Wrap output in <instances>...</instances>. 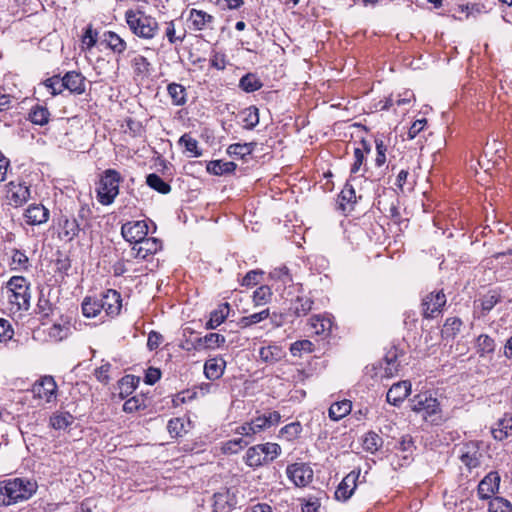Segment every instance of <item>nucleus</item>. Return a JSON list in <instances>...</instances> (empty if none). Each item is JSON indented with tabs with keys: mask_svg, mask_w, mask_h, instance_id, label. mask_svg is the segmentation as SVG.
I'll use <instances>...</instances> for the list:
<instances>
[{
	"mask_svg": "<svg viewBox=\"0 0 512 512\" xmlns=\"http://www.w3.org/2000/svg\"><path fill=\"white\" fill-rule=\"evenodd\" d=\"M29 120L36 125H46L50 120V112L45 106L35 105L30 110Z\"/></svg>",
	"mask_w": 512,
	"mask_h": 512,
	"instance_id": "33",
	"label": "nucleus"
},
{
	"mask_svg": "<svg viewBox=\"0 0 512 512\" xmlns=\"http://www.w3.org/2000/svg\"><path fill=\"white\" fill-rule=\"evenodd\" d=\"M500 475L496 471L488 473L478 484L477 493L480 499H490L500 486Z\"/></svg>",
	"mask_w": 512,
	"mask_h": 512,
	"instance_id": "14",
	"label": "nucleus"
},
{
	"mask_svg": "<svg viewBox=\"0 0 512 512\" xmlns=\"http://www.w3.org/2000/svg\"><path fill=\"white\" fill-rule=\"evenodd\" d=\"M313 343L309 340H299L291 344L290 352L293 356H301L303 352L310 353L313 351Z\"/></svg>",
	"mask_w": 512,
	"mask_h": 512,
	"instance_id": "54",
	"label": "nucleus"
},
{
	"mask_svg": "<svg viewBox=\"0 0 512 512\" xmlns=\"http://www.w3.org/2000/svg\"><path fill=\"white\" fill-rule=\"evenodd\" d=\"M71 334V325L69 322L55 323L47 330V336L50 341L60 342Z\"/></svg>",
	"mask_w": 512,
	"mask_h": 512,
	"instance_id": "26",
	"label": "nucleus"
},
{
	"mask_svg": "<svg viewBox=\"0 0 512 512\" xmlns=\"http://www.w3.org/2000/svg\"><path fill=\"white\" fill-rule=\"evenodd\" d=\"M271 297H272V292H271L270 287L267 285H263V286L258 287L253 292L252 299H253V303L256 306H260V305H264V304L268 303L271 300Z\"/></svg>",
	"mask_w": 512,
	"mask_h": 512,
	"instance_id": "47",
	"label": "nucleus"
},
{
	"mask_svg": "<svg viewBox=\"0 0 512 512\" xmlns=\"http://www.w3.org/2000/svg\"><path fill=\"white\" fill-rule=\"evenodd\" d=\"M58 229L59 238L66 242H70L78 236L80 225L75 218L62 216L58 221Z\"/></svg>",
	"mask_w": 512,
	"mask_h": 512,
	"instance_id": "18",
	"label": "nucleus"
},
{
	"mask_svg": "<svg viewBox=\"0 0 512 512\" xmlns=\"http://www.w3.org/2000/svg\"><path fill=\"white\" fill-rule=\"evenodd\" d=\"M269 277L274 280L275 282L281 284L283 288L286 286H289L293 283V278L291 274L289 273V270L286 266L278 267L273 269L269 273Z\"/></svg>",
	"mask_w": 512,
	"mask_h": 512,
	"instance_id": "39",
	"label": "nucleus"
},
{
	"mask_svg": "<svg viewBox=\"0 0 512 512\" xmlns=\"http://www.w3.org/2000/svg\"><path fill=\"white\" fill-rule=\"evenodd\" d=\"M188 21L192 30L202 31L213 28L214 16L203 10L192 8L189 11Z\"/></svg>",
	"mask_w": 512,
	"mask_h": 512,
	"instance_id": "16",
	"label": "nucleus"
},
{
	"mask_svg": "<svg viewBox=\"0 0 512 512\" xmlns=\"http://www.w3.org/2000/svg\"><path fill=\"white\" fill-rule=\"evenodd\" d=\"M123 238L130 244L136 245L148 234V225L144 220L127 222L121 227Z\"/></svg>",
	"mask_w": 512,
	"mask_h": 512,
	"instance_id": "8",
	"label": "nucleus"
},
{
	"mask_svg": "<svg viewBox=\"0 0 512 512\" xmlns=\"http://www.w3.org/2000/svg\"><path fill=\"white\" fill-rule=\"evenodd\" d=\"M146 183L149 187L161 194H167L171 190L170 185L155 173H151L147 176Z\"/></svg>",
	"mask_w": 512,
	"mask_h": 512,
	"instance_id": "42",
	"label": "nucleus"
},
{
	"mask_svg": "<svg viewBox=\"0 0 512 512\" xmlns=\"http://www.w3.org/2000/svg\"><path fill=\"white\" fill-rule=\"evenodd\" d=\"M498 302L499 295L495 291H491L485 294L481 299V308L484 314L491 311Z\"/></svg>",
	"mask_w": 512,
	"mask_h": 512,
	"instance_id": "57",
	"label": "nucleus"
},
{
	"mask_svg": "<svg viewBox=\"0 0 512 512\" xmlns=\"http://www.w3.org/2000/svg\"><path fill=\"white\" fill-rule=\"evenodd\" d=\"M494 350L495 342L490 336L482 334L477 338V352L480 357H485L486 355L493 353Z\"/></svg>",
	"mask_w": 512,
	"mask_h": 512,
	"instance_id": "41",
	"label": "nucleus"
},
{
	"mask_svg": "<svg viewBox=\"0 0 512 512\" xmlns=\"http://www.w3.org/2000/svg\"><path fill=\"white\" fill-rule=\"evenodd\" d=\"M102 309L107 316H117L122 307V299L119 292L113 289L107 290L100 299Z\"/></svg>",
	"mask_w": 512,
	"mask_h": 512,
	"instance_id": "15",
	"label": "nucleus"
},
{
	"mask_svg": "<svg viewBox=\"0 0 512 512\" xmlns=\"http://www.w3.org/2000/svg\"><path fill=\"white\" fill-rule=\"evenodd\" d=\"M37 490V484L24 478L0 481V506H10L30 499Z\"/></svg>",
	"mask_w": 512,
	"mask_h": 512,
	"instance_id": "1",
	"label": "nucleus"
},
{
	"mask_svg": "<svg viewBox=\"0 0 512 512\" xmlns=\"http://www.w3.org/2000/svg\"><path fill=\"white\" fill-rule=\"evenodd\" d=\"M352 409L351 401L349 400H342L336 403H333L329 408V417L334 420L338 421L345 416H347Z\"/></svg>",
	"mask_w": 512,
	"mask_h": 512,
	"instance_id": "31",
	"label": "nucleus"
},
{
	"mask_svg": "<svg viewBox=\"0 0 512 512\" xmlns=\"http://www.w3.org/2000/svg\"><path fill=\"white\" fill-rule=\"evenodd\" d=\"M482 458L479 442L470 441L459 448V459L469 471L480 467Z\"/></svg>",
	"mask_w": 512,
	"mask_h": 512,
	"instance_id": "6",
	"label": "nucleus"
},
{
	"mask_svg": "<svg viewBox=\"0 0 512 512\" xmlns=\"http://www.w3.org/2000/svg\"><path fill=\"white\" fill-rule=\"evenodd\" d=\"M243 127L252 130L259 123V110L256 106H249L240 113Z\"/></svg>",
	"mask_w": 512,
	"mask_h": 512,
	"instance_id": "32",
	"label": "nucleus"
},
{
	"mask_svg": "<svg viewBox=\"0 0 512 512\" xmlns=\"http://www.w3.org/2000/svg\"><path fill=\"white\" fill-rule=\"evenodd\" d=\"M247 444H248V442L244 441L242 438L229 440L224 443L223 451L225 453L235 454L238 451H240Z\"/></svg>",
	"mask_w": 512,
	"mask_h": 512,
	"instance_id": "60",
	"label": "nucleus"
},
{
	"mask_svg": "<svg viewBox=\"0 0 512 512\" xmlns=\"http://www.w3.org/2000/svg\"><path fill=\"white\" fill-rule=\"evenodd\" d=\"M270 316V310L264 309L258 313H254L248 316H244L239 320V325L241 328H247L251 325L257 324L263 320H266Z\"/></svg>",
	"mask_w": 512,
	"mask_h": 512,
	"instance_id": "43",
	"label": "nucleus"
},
{
	"mask_svg": "<svg viewBox=\"0 0 512 512\" xmlns=\"http://www.w3.org/2000/svg\"><path fill=\"white\" fill-rule=\"evenodd\" d=\"M283 349L278 345H268L259 350V356L265 363L273 364L284 357Z\"/></svg>",
	"mask_w": 512,
	"mask_h": 512,
	"instance_id": "28",
	"label": "nucleus"
},
{
	"mask_svg": "<svg viewBox=\"0 0 512 512\" xmlns=\"http://www.w3.org/2000/svg\"><path fill=\"white\" fill-rule=\"evenodd\" d=\"M230 312L229 303L220 304L215 310L210 313V318L207 321L205 327L206 329H216L220 326L228 317Z\"/></svg>",
	"mask_w": 512,
	"mask_h": 512,
	"instance_id": "25",
	"label": "nucleus"
},
{
	"mask_svg": "<svg viewBox=\"0 0 512 512\" xmlns=\"http://www.w3.org/2000/svg\"><path fill=\"white\" fill-rule=\"evenodd\" d=\"M302 431L300 422H292L282 427L280 430L281 436L285 437L288 441L296 439Z\"/></svg>",
	"mask_w": 512,
	"mask_h": 512,
	"instance_id": "53",
	"label": "nucleus"
},
{
	"mask_svg": "<svg viewBox=\"0 0 512 512\" xmlns=\"http://www.w3.org/2000/svg\"><path fill=\"white\" fill-rule=\"evenodd\" d=\"M122 176L115 169H107L103 172L97 188V199L102 205H110L119 194V184Z\"/></svg>",
	"mask_w": 512,
	"mask_h": 512,
	"instance_id": "5",
	"label": "nucleus"
},
{
	"mask_svg": "<svg viewBox=\"0 0 512 512\" xmlns=\"http://www.w3.org/2000/svg\"><path fill=\"white\" fill-rule=\"evenodd\" d=\"M64 88L74 94L85 92V77L76 71H69L63 76Z\"/></svg>",
	"mask_w": 512,
	"mask_h": 512,
	"instance_id": "21",
	"label": "nucleus"
},
{
	"mask_svg": "<svg viewBox=\"0 0 512 512\" xmlns=\"http://www.w3.org/2000/svg\"><path fill=\"white\" fill-rule=\"evenodd\" d=\"M162 249V242L154 237H146L138 244L132 246L133 256L140 260H146Z\"/></svg>",
	"mask_w": 512,
	"mask_h": 512,
	"instance_id": "13",
	"label": "nucleus"
},
{
	"mask_svg": "<svg viewBox=\"0 0 512 512\" xmlns=\"http://www.w3.org/2000/svg\"><path fill=\"white\" fill-rule=\"evenodd\" d=\"M178 143L185 148V152L188 153L189 157L196 158L202 155V151L198 147V141L189 134L182 135Z\"/></svg>",
	"mask_w": 512,
	"mask_h": 512,
	"instance_id": "37",
	"label": "nucleus"
},
{
	"mask_svg": "<svg viewBox=\"0 0 512 512\" xmlns=\"http://www.w3.org/2000/svg\"><path fill=\"white\" fill-rule=\"evenodd\" d=\"M461 326L462 321L460 318L451 317L446 320L442 332L447 337H455L456 334L460 331Z\"/></svg>",
	"mask_w": 512,
	"mask_h": 512,
	"instance_id": "52",
	"label": "nucleus"
},
{
	"mask_svg": "<svg viewBox=\"0 0 512 512\" xmlns=\"http://www.w3.org/2000/svg\"><path fill=\"white\" fill-rule=\"evenodd\" d=\"M446 304V296L442 291L431 292L422 300V310L425 318H434L441 313Z\"/></svg>",
	"mask_w": 512,
	"mask_h": 512,
	"instance_id": "10",
	"label": "nucleus"
},
{
	"mask_svg": "<svg viewBox=\"0 0 512 512\" xmlns=\"http://www.w3.org/2000/svg\"><path fill=\"white\" fill-rule=\"evenodd\" d=\"M102 310L100 299L86 297L82 303V312L87 318L98 316Z\"/></svg>",
	"mask_w": 512,
	"mask_h": 512,
	"instance_id": "36",
	"label": "nucleus"
},
{
	"mask_svg": "<svg viewBox=\"0 0 512 512\" xmlns=\"http://www.w3.org/2000/svg\"><path fill=\"white\" fill-rule=\"evenodd\" d=\"M313 301L309 297H297L290 306V311L296 317H303L307 315L312 309Z\"/></svg>",
	"mask_w": 512,
	"mask_h": 512,
	"instance_id": "30",
	"label": "nucleus"
},
{
	"mask_svg": "<svg viewBox=\"0 0 512 512\" xmlns=\"http://www.w3.org/2000/svg\"><path fill=\"white\" fill-rule=\"evenodd\" d=\"M181 348L186 351H201L205 349L202 337L195 338L194 340H186L181 344Z\"/></svg>",
	"mask_w": 512,
	"mask_h": 512,
	"instance_id": "63",
	"label": "nucleus"
},
{
	"mask_svg": "<svg viewBox=\"0 0 512 512\" xmlns=\"http://www.w3.org/2000/svg\"><path fill=\"white\" fill-rule=\"evenodd\" d=\"M309 324H310L311 328L313 329V331L315 332V334H318V335L324 333L326 330L330 329V327H331L330 320L321 318L320 316L311 317Z\"/></svg>",
	"mask_w": 512,
	"mask_h": 512,
	"instance_id": "56",
	"label": "nucleus"
},
{
	"mask_svg": "<svg viewBox=\"0 0 512 512\" xmlns=\"http://www.w3.org/2000/svg\"><path fill=\"white\" fill-rule=\"evenodd\" d=\"M98 33L93 30L92 25H88L83 36H82V45L86 47V49H92L97 43Z\"/></svg>",
	"mask_w": 512,
	"mask_h": 512,
	"instance_id": "58",
	"label": "nucleus"
},
{
	"mask_svg": "<svg viewBox=\"0 0 512 512\" xmlns=\"http://www.w3.org/2000/svg\"><path fill=\"white\" fill-rule=\"evenodd\" d=\"M143 405V400L137 397H132L126 400L123 404V410L127 413H132L140 409Z\"/></svg>",
	"mask_w": 512,
	"mask_h": 512,
	"instance_id": "64",
	"label": "nucleus"
},
{
	"mask_svg": "<svg viewBox=\"0 0 512 512\" xmlns=\"http://www.w3.org/2000/svg\"><path fill=\"white\" fill-rule=\"evenodd\" d=\"M225 336L219 333H208L202 337V342L205 349H214L224 345Z\"/></svg>",
	"mask_w": 512,
	"mask_h": 512,
	"instance_id": "48",
	"label": "nucleus"
},
{
	"mask_svg": "<svg viewBox=\"0 0 512 512\" xmlns=\"http://www.w3.org/2000/svg\"><path fill=\"white\" fill-rule=\"evenodd\" d=\"M411 410L422 419L434 425L443 421V414L438 400L428 393H420L410 400Z\"/></svg>",
	"mask_w": 512,
	"mask_h": 512,
	"instance_id": "3",
	"label": "nucleus"
},
{
	"mask_svg": "<svg viewBox=\"0 0 512 512\" xmlns=\"http://www.w3.org/2000/svg\"><path fill=\"white\" fill-rule=\"evenodd\" d=\"M358 476L359 474L351 472L344 477L335 491V498L337 500L346 501L352 496L357 486L356 481Z\"/></svg>",
	"mask_w": 512,
	"mask_h": 512,
	"instance_id": "20",
	"label": "nucleus"
},
{
	"mask_svg": "<svg viewBox=\"0 0 512 512\" xmlns=\"http://www.w3.org/2000/svg\"><path fill=\"white\" fill-rule=\"evenodd\" d=\"M125 21L132 34L141 39L151 40L159 31L158 21L141 10H127Z\"/></svg>",
	"mask_w": 512,
	"mask_h": 512,
	"instance_id": "2",
	"label": "nucleus"
},
{
	"mask_svg": "<svg viewBox=\"0 0 512 512\" xmlns=\"http://www.w3.org/2000/svg\"><path fill=\"white\" fill-rule=\"evenodd\" d=\"M165 36L167 37L170 44L181 43L185 38L184 33L182 35L176 34L174 21H169L166 23Z\"/></svg>",
	"mask_w": 512,
	"mask_h": 512,
	"instance_id": "59",
	"label": "nucleus"
},
{
	"mask_svg": "<svg viewBox=\"0 0 512 512\" xmlns=\"http://www.w3.org/2000/svg\"><path fill=\"white\" fill-rule=\"evenodd\" d=\"M244 459L245 463L252 468L266 464L265 456H263V448H261L260 444L248 448Z\"/></svg>",
	"mask_w": 512,
	"mask_h": 512,
	"instance_id": "29",
	"label": "nucleus"
},
{
	"mask_svg": "<svg viewBox=\"0 0 512 512\" xmlns=\"http://www.w3.org/2000/svg\"><path fill=\"white\" fill-rule=\"evenodd\" d=\"M167 92L176 106H182L186 103V89L178 83H170L167 86Z\"/></svg>",
	"mask_w": 512,
	"mask_h": 512,
	"instance_id": "35",
	"label": "nucleus"
},
{
	"mask_svg": "<svg viewBox=\"0 0 512 512\" xmlns=\"http://www.w3.org/2000/svg\"><path fill=\"white\" fill-rule=\"evenodd\" d=\"M236 167L234 162L215 160L207 164V171L213 175H223L233 172Z\"/></svg>",
	"mask_w": 512,
	"mask_h": 512,
	"instance_id": "34",
	"label": "nucleus"
},
{
	"mask_svg": "<svg viewBox=\"0 0 512 512\" xmlns=\"http://www.w3.org/2000/svg\"><path fill=\"white\" fill-rule=\"evenodd\" d=\"M261 448H263V456H265V462H272L276 459L281 453V447L277 443H265L260 444Z\"/></svg>",
	"mask_w": 512,
	"mask_h": 512,
	"instance_id": "55",
	"label": "nucleus"
},
{
	"mask_svg": "<svg viewBox=\"0 0 512 512\" xmlns=\"http://www.w3.org/2000/svg\"><path fill=\"white\" fill-rule=\"evenodd\" d=\"M286 473L288 478L298 487L307 486L313 479V470L305 463L289 465Z\"/></svg>",
	"mask_w": 512,
	"mask_h": 512,
	"instance_id": "12",
	"label": "nucleus"
},
{
	"mask_svg": "<svg viewBox=\"0 0 512 512\" xmlns=\"http://www.w3.org/2000/svg\"><path fill=\"white\" fill-rule=\"evenodd\" d=\"M410 392L411 383L409 381H401L395 383L387 392V401L390 404L397 406L405 400V398L410 394Z\"/></svg>",
	"mask_w": 512,
	"mask_h": 512,
	"instance_id": "19",
	"label": "nucleus"
},
{
	"mask_svg": "<svg viewBox=\"0 0 512 512\" xmlns=\"http://www.w3.org/2000/svg\"><path fill=\"white\" fill-rule=\"evenodd\" d=\"M238 490L232 488H221L213 495L214 512H231L238 504Z\"/></svg>",
	"mask_w": 512,
	"mask_h": 512,
	"instance_id": "7",
	"label": "nucleus"
},
{
	"mask_svg": "<svg viewBox=\"0 0 512 512\" xmlns=\"http://www.w3.org/2000/svg\"><path fill=\"white\" fill-rule=\"evenodd\" d=\"M131 66L133 71L138 76H146L150 70V62L148 59L142 55H136L131 60Z\"/></svg>",
	"mask_w": 512,
	"mask_h": 512,
	"instance_id": "45",
	"label": "nucleus"
},
{
	"mask_svg": "<svg viewBox=\"0 0 512 512\" xmlns=\"http://www.w3.org/2000/svg\"><path fill=\"white\" fill-rule=\"evenodd\" d=\"M6 187V198L9 205L20 207L29 200L30 187L25 183L10 181Z\"/></svg>",
	"mask_w": 512,
	"mask_h": 512,
	"instance_id": "9",
	"label": "nucleus"
},
{
	"mask_svg": "<svg viewBox=\"0 0 512 512\" xmlns=\"http://www.w3.org/2000/svg\"><path fill=\"white\" fill-rule=\"evenodd\" d=\"M13 329L8 320L0 318V342L12 338Z\"/></svg>",
	"mask_w": 512,
	"mask_h": 512,
	"instance_id": "62",
	"label": "nucleus"
},
{
	"mask_svg": "<svg viewBox=\"0 0 512 512\" xmlns=\"http://www.w3.org/2000/svg\"><path fill=\"white\" fill-rule=\"evenodd\" d=\"M73 416L68 413L54 414L50 418V425L57 430L65 429L73 423Z\"/></svg>",
	"mask_w": 512,
	"mask_h": 512,
	"instance_id": "46",
	"label": "nucleus"
},
{
	"mask_svg": "<svg viewBox=\"0 0 512 512\" xmlns=\"http://www.w3.org/2000/svg\"><path fill=\"white\" fill-rule=\"evenodd\" d=\"M488 510L489 512H512V505L502 497H494L489 502Z\"/></svg>",
	"mask_w": 512,
	"mask_h": 512,
	"instance_id": "51",
	"label": "nucleus"
},
{
	"mask_svg": "<svg viewBox=\"0 0 512 512\" xmlns=\"http://www.w3.org/2000/svg\"><path fill=\"white\" fill-rule=\"evenodd\" d=\"M49 210L42 204H31L24 212V219L28 225L36 226L44 224L49 219Z\"/></svg>",
	"mask_w": 512,
	"mask_h": 512,
	"instance_id": "17",
	"label": "nucleus"
},
{
	"mask_svg": "<svg viewBox=\"0 0 512 512\" xmlns=\"http://www.w3.org/2000/svg\"><path fill=\"white\" fill-rule=\"evenodd\" d=\"M340 206L345 209V203L352 204L356 201L355 190L352 186L346 185V187L340 193Z\"/></svg>",
	"mask_w": 512,
	"mask_h": 512,
	"instance_id": "61",
	"label": "nucleus"
},
{
	"mask_svg": "<svg viewBox=\"0 0 512 512\" xmlns=\"http://www.w3.org/2000/svg\"><path fill=\"white\" fill-rule=\"evenodd\" d=\"M102 44L117 55L123 54L127 49L126 41L113 31H106L103 33Z\"/></svg>",
	"mask_w": 512,
	"mask_h": 512,
	"instance_id": "22",
	"label": "nucleus"
},
{
	"mask_svg": "<svg viewBox=\"0 0 512 512\" xmlns=\"http://www.w3.org/2000/svg\"><path fill=\"white\" fill-rule=\"evenodd\" d=\"M57 384L52 376H44L32 387L34 397L49 403L56 399Z\"/></svg>",
	"mask_w": 512,
	"mask_h": 512,
	"instance_id": "11",
	"label": "nucleus"
},
{
	"mask_svg": "<svg viewBox=\"0 0 512 512\" xmlns=\"http://www.w3.org/2000/svg\"><path fill=\"white\" fill-rule=\"evenodd\" d=\"M281 415L278 411H269L263 415H260L254 419L253 425L257 433H260L272 426L277 425L280 422Z\"/></svg>",
	"mask_w": 512,
	"mask_h": 512,
	"instance_id": "24",
	"label": "nucleus"
},
{
	"mask_svg": "<svg viewBox=\"0 0 512 512\" xmlns=\"http://www.w3.org/2000/svg\"><path fill=\"white\" fill-rule=\"evenodd\" d=\"M256 145V142L234 143L228 146L227 153L230 156H238L243 158L246 155H250L255 149Z\"/></svg>",
	"mask_w": 512,
	"mask_h": 512,
	"instance_id": "38",
	"label": "nucleus"
},
{
	"mask_svg": "<svg viewBox=\"0 0 512 512\" xmlns=\"http://www.w3.org/2000/svg\"><path fill=\"white\" fill-rule=\"evenodd\" d=\"M383 445L382 438L375 432H368L363 439V448L375 453Z\"/></svg>",
	"mask_w": 512,
	"mask_h": 512,
	"instance_id": "44",
	"label": "nucleus"
},
{
	"mask_svg": "<svg viewBox=\"0 0 512 512\" xmlns=\"http://www.w3.org/2000/svg\"><path fill=\"white\" fill-rule=\"evenodd\" d=\"M362 147H355L354 148V162L351 166V173L355 174L360 170L361 165L363 164L364 160V151L369 152L370 147L366 146V142H361Z\"/></svg>",
	"mask_w": 512,
	"mask_h": 512,
	"instance_id": "50",
	"label": "nucleus"
},
{
	"mask_svg": "<svg viewBox=\"0 0 512 512\" xmlns=\"http://www.w3.org/2000/svg\"><path fill=\"white\" fill-rule=\"evenodd\" d=\"M30 266V260L24 251L16 248L11 249V270L19 272L27 271Z\"/></svg>",
	"mask_w": 512,
	"mask_h": 512,
	"instance_id": "27",
	"label": "nucleus"
},
{
	"mask_svg": "<svg viewBox=\"0 0 512 512\" xmlns=\"http://www.w3.org/2000/svg\"><path fill=\"white\" fill-rule=\"evenodd\" d=\"M44 86L51 91L53 96H56L63 92L64 81L63 77L61 78L59 75H54L43 82Z\"/></svg>",
	"mask_w": 512,
	"mask_h": 512,
	"instance_id": "49",
	"label": "nucleus"
},
{
	"mask_svg": "<svg viewBox=\"0 0 512 512\" xmlns=\"http://www.w3.org/2000/svg\"><path fill=\"white\" fill-rule=\"evenodd\" d=\"M225 367L226 362L223 358H211L205 362L204 374L209 380H217L223 375Z\"/></svg>",
	"mask_w": 512,
	"mask_h": 512,
	"instance_id": "23",
	"label": "nucleus"
},
{
	"mask_svg": "<svg viewBox=\"0 0 512 512\" xmlns=\"http://www.w3.org/2000/svg\"><path fill=\"white\" fill-rule=\"evenodd\" d=\"M239 87L243 91L250 93L259 90L262 87V83L256 75L248 73L240 79Z\"/></svg>",
	"mask_w": 512,
	"mask_h": 512,
	"instance_id": "40",
	"label": "nucleus"
},
{
	"mask_svg": "<svg viewBox=\"0 0 512 512\" xmlns=\"http://www.w3.org/2000/svg\"><path fill=\"white\" fill-rule=\"evenodd\" d=\"M7 299L11 305V310L15 312L29 309L31 294L29 282L25 277L13 276L9 279L7 282Z\"/></svg>",
	"mask_w": 512,
	"mask_h": 512,
	"instance_id": "4",
	"label": "nucleus"
}]
</instances>
